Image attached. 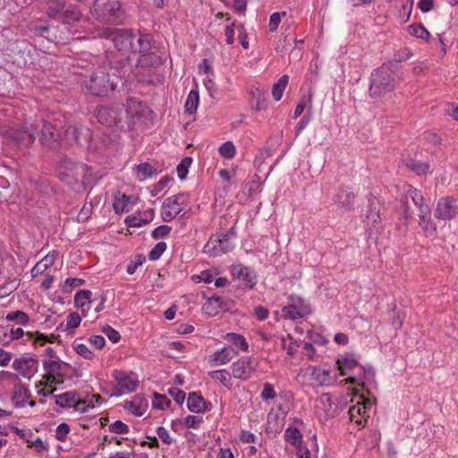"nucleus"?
Segmentation results:
<instances>
[{
  "instance_id": "f257e3e1",
  "label": "nucleus",
  "mask_w": 458,
  "mask_h": 458,
  "mask_svg": "<svg viewBox=\"0 0 458 458\" xmlns=\"http://www.w3.org/2000/svg\"><path fill=\"white\" fill-rule=\"evenodd\" d=\"M109 37L114 47L123 53L136 55L138 52L150 51L153 37L149 34L136 35L131 30L121 29L110 32Z\"/></svg>"
},
{
  "instance_id": "f03ea898",
  "label": "nucleus",
  "mask_w": 458,
  "mask_h": 458,
  "mask_svg": "<svg viewBox=\"0 0 458 458\" xmlns=\"http://www.w3.org/2000/svg\"><path fill=\"white\" fill-rule=\"evenodd\" d=\"M400 81L396 64L392 62L384 64L374 70L370 76L369 95L371 98H381L393 91Z\"/></svg>"
},
{
  "instance_id": "7ed1b4c3",
  "label": "nucleus",
  "mask_w": 458,
  "mask_h": 458,
  "mask_svg": "<svg viewBox=\"0 0 458 458\" xmlns=\"http://www.w3.org/2000/svg\"><path fill=\"white\" fill-rule=\"evenodd\" d=\"M90 13L97 21L106 24H122L125 18L118 0H95Z\"/></svg>"
},
{
  "instance_id": "20e7f679",
  "label": "nucleus",
  "mask_w": 458,
  "mask_h": 458,
  "mask_svg": "<svg viewBox=\"0 0 458 458\" xmlns=\"http://www.w3.org/2000/svg\"><path fill=\"white\" fill-rule=\"evenodd\" d=\"M236 237L237 228L234 225L225 233H217L211 235L203 248V252L210 257H217L230 252L234 248L233 240Z\"/></svg>"
},
{
  "instance_id": "39448f33",
  "label": "nucleus",
  "mask_w": 458,
  "mask_h": 458,
  "mask_svg": "<svg viewBox=\"0 0 458 458\" xmlns=\"http://www.w3.org/2000/svg\"><path fill=\"white\" fill-rule=\"evenodd\" d=\"M123 114V105L114 104L110 106H98L97 109V119L98 121L106 126L113 127L117 130H126Z\"/></svg>"
},
{
  "instance_id": "423d86ee",
  "label": "nucleus",
  "mask_w": 458,
  "mask_h": 458,
  "mask_svg": "<svg viewBox=\"0 0 458 458\" xmlns=\"http://www.w3.org/2000/svg\"><path fill=\"white\" fill-rule=\"evenodd\" d=\"M31 130H35V134L39 136V141L43 146L56 148L60 145V132L53 123L41 119L31 123Z\"/></svg>"
},
{
  "instance_id": "0eeeda50",
  "label": "nucleus",
  "mask_w": 458,
  "mask_h": 458,
  "mask_svg": "<svg viewBox=\"0 0 458 458\" xmlns=\"http://www.w3.org/2000/svg\"><path fill=\"white\" fill-rule=\"evenodd\" d=\"M7 140L18 148H28L35 140V130H31V123L25 125L10 126L3 131Z\"/></svg>"
},
{
  "instance_id": "6e6552de",
  "label": "nucleus",
  "mask_w": 458,
  "mask_h": 458,
  "mask_svg": "<svg viewBox=\"0 0 458 458\" xmlns=\"http://www.w3.org/2000/svg\"><path fill=\"white\" fill-rule=\"evenodd\" d=\"M116 386L110 396H121L125 394H130L137 390L140 382L138 377L132 371H124L121 369H114L112 374Z\"/></svg>"
},
{
  "instance_id": "1a4fd4ad",
  "label": "nucleus",
  "mask_w": 458,
  "mask_h": 458,
  "mask_svg": "<svg viewBox=\"0 0 458 458\" xmlns=\"http://www.w3.org/2000/svg\"><path fill=\"white\" fill-rule=\"evenodd\" d=\"M84 86L89 93L97 97H104L109 90L114 89V84L110 82L109 74L104 69L95 72L89 81H84Z\"/></svg>"
},
{
  "instance_id": "9d476101",
  "label": "nucleus",
  "mask_w": 458,
  "mask_h": 458,
  "mask_svg": "<svg viewBox=\"0 0 458 458\" xmlns=\"http://www.w3.org/2000/svg\"><path fill=\"white\" fill-rule=\"evenodd\" d=\"M150 112V109L144 102L136 98H129L126 102L125 112H123L126 118L123 121L125 129L127 131L133 130L136 122L142 117H146Z\"/></svg>"
},
{
  "instance_id": "9b49d317",
  "label": "nucleus",
  "mask_w": 458,
  "mask_h": 458,
  "mask_svg": "<svg viewBox=\"0 0 458 458\" xmlns=\"http://www.w3.org/2000/svg\"><path fill=\"white\" fill-rule=\"evenodd\" d=\"M139 56L136 59V63L132 64L131 63V55H128L124 60H123L121 68L127 69L130 72H134L133 69H148V68H156L160 66L163 64L162 58L149 51L146 52H138Z\"/></svg>"
},
{
  "instance_id": "f8f14e48",
  "label": "nucleus",
  "mask_w": 458,
  "mask_h": 458,
  "mask_svg": "<svg viewBox=\"0 0 458 458\" xmlns=\"http://www.w3.org/2000/svg\"><path fill=\"white\" fill-rule=\"evenodd\" d=\"M188 195L179 193L168 197L161 207V217L165 222L175 218L187 206Z\"/></svg>"
},
{
  "instance_id": "ddd939ff",
  "label": "nucleus",
  "mask_w": 458,
  "mask_h": 458,
  "mask_svg": "<svg viewBox=\"0 0 458 458\" xmlns=\"http://www.w3.org/2000/svg\"><path fill=\"white\" fill-rule=\"evenodd\" d=\"M258 368L259 360L256 358L243 356L232 364V375L234 378L247 381L255 375Z\"/></svg>"
},
{
  "instance_id": "4468645a",
  "label": "nucleus",
  "mask_w": 458,
  "mask_h": 458,
  "mask_svg": "<svg viewBox=\"0 0 458 458\" xmlns=\"http://www.w3.org/2000/svg\"><path fill=\"white\" fill-rule=\"evenodd\" d=\"M70 367L68 363L61 361L59 359L45 360L43 361L44 378L50 384H62Z\"/></svg>"
},
{
  "instance_id": "2eb2a0df",
  "label": "nucleus",
  "mask_w": 458,
  "mask_h": 458,
  "mask_svg": "<svg viewBox=\"0 0 458 458\" xmlns=\"http://www.w3.org/2000/svg\"><path fill=\"white\" fill-rule=\"evenodd\" d=\"M288 303L282 309L284 318L297 320L310 313V308L301 297L291 294L287 298Z\"/></svg>"
},
{
  "instance_id": "dca6fc26",
  "label": "nucleus",
  "mask_w": 458,
  "mask_h": 458,
  "mask_svg": "<svg viewBox=\"0 0 458 458\" xmlns=\"http://www.w3.org/2000/svg\"><path fill=\"white\" fill-rule=\"evenodd\" d=\"M458 214L456 199L450 196L438 199L434 216L438 220L450 221Z\"/></svg>"
},
{
  "instance_id": "f3484780",
  "label": "nucleus",
  "mask_w": 458,
  "mask_h": 458,
  "mask_svg": "<svg viewBox=\"0 0 458 458\" xmlns=\"http://www.w3.org/2000/svg\"><path fill=\"white\" fill-rule=\"evenodd\" d=\"M53 398L55 399V403L61 408H73L81 413H86L85 409H81V405H84V401L80 399L79 394L75 390L53 394Z\"/></svg>"
},
{
  "instance_id": "a211bd4d",
  "label": "nucleus",
  "mask_w": 458,
  "mask_h": 458,
  "mask_svg": "<svg viewBox=\"0 0 458 458\" xmlns=\"http://www.w3.org/2000/svg\"><path fill=\"white\" fill-rule=\"evenodd\" d=\"M13 368L21 377L30 379L38 371V362L34 356H22L13 360Z\"/></svg>"
},
{
  "instance_id": "6ab92c4d",
  "label": "nucleus",
  "mask_w": 458,
  "mask_h": 458,
  "mask_svg": "<svg viewBox=\"0 0 458 458\" xmlns=\"http://www.w3.org/2000/svg\"><path fill=\"white\" fill-rule=\"evenodd\" d=\"M30 397L31 393L27 385L21 381H18L13 385L11 400L16 408H23L26 404L30 407H34L36 405V402L30 400Z\"/></svg>"
},
{
  "instance_id": "aec40b11",
  "label": "nucleus",
  "mask_w": 458,
  "mask_h": 458,
  "mask_svg": "<svg viewBox=\"0 0 458 458\" xmlns=\"http://www.w3.org/2000/svg\"><path fill=\"white\" fill-rule=\"evenodd\" d=\"M232 275L235 279L242 280L244 287L248 289H253L258 283L256 272L242 264L232 266Z\"/></svg>"
},
{
  "instance_id": "412c9836",
  "label": "nucleus",
  "mask_w": 458,
  "mask_h": 458,
  "mask_svg": "<svg viewBox=\"0 0 458 458\" xmlns=\"http://www.w3.org/2000/svg\"><path fill=\"white\" fill-rule=\"evenodd\" d=\"M355 198L356 195L351 187L342 185L333 197V201L339 209L345 212L350 211L353 208Z\"/></svg>"
},
{
  "instance_id": "4be33fe9",
  "label": "nucleus",
  "mask_w": 458,
  "mask_h": 458,
  "mask_svg": "<svg viewBox=\"0 0 458 458\" xmlns=\"http://www.w3.org/2000/svg\"><path fill=\"white\" fill-rule=\"evenodd\" d=\"M374 403L369 399L362 397L361 402H358L357 404L352 406L349 410V416L352 421L354 420L355 418L360 417V420L355 421V423L359 426H363V420L366 421V418L369 417L368 412L372 408Z\"/></svg>"
},
{
  "instance_id": "5701e85b",
  "label": "nucleus",
  "mask_w": 458,
  "mask_h": 458,
  "mask_svg": "<svg viewBox=\"0 0 458 458\" xmlns=\"http://www.w3.org/2000/svg\"><path fill=\"white\" fill-rule=\"evenodd\" d=\"M64 137L69 142L82 145L84 142H89L90 134L89 129L85 127L70 125L64 131Z\"/></svg>"
},
{
  "instance_id": "b1692460",
  "label": "nucleus",
  "mask_w": 458,
  "mask_h": 458,
  "mask_svg": "<svg viewBox=\"0 0 458 458\" xmlns=\"http://www.w3.org/2000/svg\"><path fill=\"white\" fill-rule=\"evenodd\" d=\"M187 407L191 412L202 413L210 411L212 405L203 398L199 392H191L188 394Z\"/></svg>"
},
{
  "instance_id": "393cba45",
  "label": "nucleus",
  "mask_w": 458,
  "mask_h": 458,
  "mask_svg": "<svg viewBox=\"0 0 458 458\" xmlns=\"http://www.w3.org/2000/svg\"><path fill=\"white\" fill-rule=\"evenodd\" d=\"M57 256L58 252L56 250H52L48 252L32 267L30 271L31 276L37 277L38 276L43 275L49 267H51L54 265Z\"/></svg>"
},
{
  "instance_id": "a878e982",
  "label": "nucleus",
  "mask_w": 458,
  "mask_h": 458,
  "mask_svg": "<svg viewBox=\"0 0 458 458\" xmlns=\"http://www.w3.org/2000/svg\"><path fill=\"white\" fill-rule=\"evenodd\" d=\"M380 208L378 200L372 197L369 199V207L365 214L364 222L369 226H375L380 222Z\"/></svg>"
},
{
  "instance_id": "bb28decb",
  "label": "nucleus",
  "mask_w": 458,
  "mask_h": 458,
  "mask_svg": "<svg viewBox=\"0 0 458 458\" xmlns=\"http://www.w3.org/2000/svg\"><path fill=\"white\" fill-rule=\"evenodd\" d=\"M336 364L340 376L347 375L358 367L362 369L353 353H346L339 358Z\"/></svg>"
},
{
  "instance_id": "cd10ccee",
  "label": "nucleus",
  "mask_w": 458,
  "mask_h": 458,
  "mask_svg": "<svg viewBox=\"0 0 458 458\" xmlns=\"http://www.w3.org/2000/svg\"><path fill=\"white\" fill-rule=\"evenodd\" d=\"M223 299L218 295H213L205 301L202 306V310L205 315L214 317L223 309Z\"/></svg>"
},
{
  "instance_id": "c85d7f7f",
  "label": "nucleus",
  "mask_w": 458,
  "mask_h": 458,
  "mask_svg": "<svg viewBox=\"0 0 458 458\" xmlns=\"http://www.w3.org/2000/svg\"><path fill=\"white\" fill-rule=\"evenodd\" d=\"M124 408L133 415L140 417L145 413L148 403L143 398L136 395L133 400L125 402Z\"/></svg>"
},
{
  "instance_id": "c756f323",
  "label": "nucleus",
  "mask_w": 458,
  "mask_h": 458,
  "mask_svg": "<svg viewBox=\"0 0 458 458\" xmlns=\"http://www.w3.org/2000/svg\"><path fill=\"white\" fill-rule=\"evenodd\" d=\"M133 169L136 174V178L139 182H143L146 179L155 176L158 174L157 168L147 162L135 165Z\"/></svg>"
},
{
  "instance_id": "7c9ffc66",
  "label": "nucleus",
  "mask_w": 458,
  "mask_h": 458,
  "mask_svg": "<svg viewBox=\"0 0 458 458\" xmlns=\"http://www.w3.org/2000/svg\"><path fill=\"white\" fill-rule=\"evenodd\" d=\"M92 301V293L89 290H80L74 295V306L82 310L81 313L83 317L87 316V311L84 310V307L89 305Z\"/></svg>"
},
{
  "instance_id": "2f4dec72",
  "label": "nucleus",
  "mask_w": 458,
  "mask_h": 458,
  "mask_svg": "<svg viewBox=\"0 0 458 458\" xmlns=\"http://www.w3.org/2000/svg\"><path fill=\"white\" fill-rule=\"evenodd\" d=\"M237 353L238 351L231 346L224 347L220 351L213 353L212 360L220 365H225L227 364Z\"/></svg>"
},
{
  "instance_id": "473e14b6",
  "label": "nucleus",
  "mask_w": 458,
  "mask_h": 458,
  "mask_svg": "<svg viewBox=\"0 0 458 458\" xmlns=\"http://www.w3.org/2000/svg\"><path fill=\"white\" fill-rule=\"evenodd\" d=\"M307 369L310 370V376L316 382H318L320 385L330 384V370L314 366H310Z\"/></svg>"
},
{
  "instance_id": "72a5a7b5",
  "label": "nucleus",
  "mask_w": 458,
  "mask_h": 458,
  "mask_svg": "<svg viewBox=\"0 0 458 458\" xmlns=\"http://www.w3.org/2000/svg\"><path fill=\"white\" fill-rule=\"evenodd\" d=\"M284 440L296 448L302 445V434L296 427H289L284 434Z\"/></svg>"
},
{
  "instance_id": "f704fd0d",
  "label": "nucleus",
  "mask_w": 458,
  "mask_h": 458,
  "mask_svg": "<svg viewBox=\"0 0 458 458\" xmlns=\"http://www.w3.org/2000/svg\"><path fill=\"white\" fill-rule=\"evenodd\" d=\"M81 16V13L76 6H69L68 8L64 7L58 21L69 24L80 21Z\"/></svg>"
},
{
  "instance_id": "c9c22d12",
  "label": "nucleus",
  "mask_w": 458,
  "mask_h": 458,
  "mask_svg": "<svg viewBox=\"0 0 458 458\" xmlns=\"http://www.w3.org/2000/svg\"><path fill=\"white\" fill-rule=\"evenodd\" d=\"M224 339L233 346L239 347V349L243 352L248 351L249 344L242 335L237 333H227L224 336Z\"/></svg>"
},
{
  "instance_id": "e433bc0d",
  "label": "nucleus",
  "mask_w": 458,
  "mask_h": 458,
  "mask_svg": "<svg viewBox=\"0 0 458 458\" xmlns=\"http://www.w3.org/2000/svg\"><path fill=\"white\" fill-rule=\"evenodd\" d=\"M408 33L417 38L428 40L430 33L421 23H413L407 27Z\"/></svg>"
},
{
  "instance_id": "4c0bfd02",
  "label": "nucleus",
  "mask_w": 458,
  "mask_h": 458,
  "mask_svg": "<svg viewBox=\"0 0 458 458\" xmlns=\"http://www.w3.org/2000/svg\"><path fill=\"white\" fill-rule=\"evenodd\" d=\"M199 91L196 89H191L187 97V99L185 101L184 108L185 112L191 114L197 111L198 106H199Z\"/></svg>"
},
{
  "instance_id": "58836bf2",
  "label": "nucleus",
  "mask_w": 458,
  "mask_h": 458,
  "mask_svg": "<svg viewBox=\"0 0 458 458\" xmlns=\"http://www.w3.org/2000/svg\"><path fill=\"white\" fill-rule=\"evenodd\" d=\"M289 77L284 74L282 75L272 87V96L276 101H279L284 94V91L288 84Z\"/></svg>"
},
{
  "instance_id": "ea45409f",
  "label": "nucleus",
  "mask_w": 458,
  "mask_h": 458,
  "mask_svg": "<svg viewBox=\"0 0 458 458\" xmlns=\"http://www.w3.org/2000/svg\"><path fill=\"white\" fill-rule=\"evenodd\" d=\"M208 376L216 380H218L224 386L230 389L232 386L231 378L232 374L226 369H219L208 372Z\"/></svg>"
},
{
  "instance_id": "a19ab883",
  "label": "nucleus",
  "mask_w": 458,
  "mask_h": 458,
  "mask_svg": "<svg viewBox=\"0 0 458 458\" xmlns=\"http://www.w3.org/2000/svg\"><path fill=\"white\" fill-rule=\"evenodd\" d=\"M407 167L417 175H423L429 172L430 165L428 162H421L415 159H409L406 162Z\"/></svg>"
},
{
  "instance_id": "79ce46f5",
  "label": "nucleus",
  "mask_w": 458,
  "mask_h": 458,
  "mask_svg": "<svg viewBox=\"0 0 458 458\" xmlns=\"http://www.w3.org/2000/svg\"><path fill=\"white\" fill-rule=\"evenodd\" d=\"M7 329L3 332V336L0 337V342L10 343L13 340L20 339L23 336L24 331L21 327L13 328L6 325Z\"/></svg>"
},
{
  "instance_id": "37998d69",
  "label": "nucleus",
  "mask_w": 458,
  "mask_h": 458,
  "mask_svg": "<svg viewBox=\"0 0 458 458\" xmlns=\"http://www.w3.org/2000/svg\"><path fill=\"white\" fill-rule=\"evenodd\" d=\"M87 165L83 163H74L72 164V168L71 169V174H63V177L67 176L71 177L72 181L78 182L80 179L84 178L86 173Z\"/></svg>"
},
{
  "instance_id": "c03bdc74",
  "label": "nucleus",
  "mask_w": 458,
  "mask_h": 458,
  "mask_svg": "<svg viewBox=\"0 0 458 458\" xmlns=\"http://www.w3.org/2000/svg\"><path fill=\"white\" fill-rule=\"evenodd\" d=\"M419 225L427 237L433 236L437 233V225L433 222L431 216L427 218H420Z\"/></svg>"
},
{
  "instance_id": "a18cd8bd",
  "label": "nucleus",
  "mask_w": 458,
  "mask_h": 458,
  "mask_svg": "<svg viewBox=\"0 0 458 458\" xmlns=\"http://www.w3.org/2000/svg\"><path fill=\"white\" fill-rule=\"evenodd\" d=\"M64 3L59 0H53L48 3L47 13L49 17L58 20L61 13L64 9Z\"/></svg>"
},
{
  "instance_id": "49530a36",
  "label": "nucleus",
  "mask_w": 458,
  "mask_h": 458,
  "mask_svg": "<svg viewBox=\"0 0 458 458\" xmlns=\"http://www.w3.org/2000/svg\"><path fill=\"white\" fill-rule=\"evenodd\" d=\"M6 321H15L19 325L25 326L30 321L29 315L21 310H16L13 312H9L5 317Z\"/></svg>"
},
{
  "instance_id": "de8ad7c7",
  "label": "nucleus",
  "mask_w": 458,
  "mask_h": 458,
  "mask_svg": "<svg viewBox=\"0 0 458 458\" xmlns=\"http://www.w3.org/2000/svg\"><path fill=\"white\" fill-rule=\"evenodd\" d=\"M130 198L125 194H118L114 201L113 208L115 213L121 214L126 211Z\"/></svg>"
},
{
  "instance_id": "09e8293b",
  "label": "nucleus",
  "mask_w": 458,
  "mask_h": 458,
  "mask_svg": "<svg viewBox=\"0 0 458 458\" xmlns=\"http://www.w3.org/2000/svg\"><path fill=\"white\" fill-rule=\"evenodd\" d=\"M86 284V281L81 278L69 277L62 285V291L65 293H71L73 289L82 286Z\"/></svg>"
},
{
  "instance_id": "8fccbe9b",
  "label": "nucleus",
  "mask_w": 458,
  "mask_h": 458,
  "mask_svg": "<svg viewBox=\"0 0 458 458\" xmlns=\"http://www.w3.org/2000/svg\"><path fill=\"white\" fill-rule=\"evenodd\" d=\"M173 177H170L168 175L160 178V180L157 183L153 184L150 187V195L152 197H156L157 195H158L171 182H173Z\"/></svg>"
},
{
  "instance_id": "3c124183",
  "label": "nucleus",
  "mask_w": 458,
  "mask_h": 458,
  "mask_svg": "<svg viewBox=\"0 0 458 458\" xmlns=\"http://www.w3.org/2000/svg\"><path fill=\"white\" fill-rule=\"evenodd\" d=\"M406 197L411 198L416 207L425 203V199L420 191L411 185H408Z\"/></svg>"
},
{
  "instance_id": "603ef678",
  "label": "nucleus",
  "mask_w": 458,
  "mask_h": 458,
  "mask_svg": "<svg viewBox=\"0 0 458 458\" xmlns=\"http://www.w3.org/2000/svg\"><path fill=\"white\" fill-rule=\"evenodd\" d=\"M221 157L226 159H232L236 154V148L230 140L224 142L218 148Z\"/></svg>"
},
{
  "instance_id": "864d4df0",
  "label": "nucleus",
  "mask_w": 458,
  "mask_h": 458,
  "mask_svg": "<svg viewBox=\"0 0 458 458\" xmlns=\"http://www.w3.org/2000/svg\"><path fill=\"white\" fill-rule=\"evenodd\" d=\"M171 403V400L166 395L154 393V399L152 401L154 408L164 411L170 406Z\"/></svg>"
},
{
  "instance_id": "5fc2aeb1",
  "label": "nucleus",
  "mask_w": 458,
  "mask_h": 458,
  "mask_svg": "<svg viewBox=\"0 0 458 458\" xmlns=\"http://www.w3.org/2000/svg\"><path fill=\"white\" fill-rule=\"evenodd\" d=\"M192 163V158L191 157H183L181 162L178 164L176 167L177 175L180 180H183L186 178L189 171V167Z\"/></svg>"
},
{
  "instance_id": "6e6d98bb",
  "label": "nucleus",
  "mask_w": 458,
  "mask_h": 458,
  "mask_svg": "<svg viewBox=\"0 0 458 458\" xmlns=\"http://www.w3.org/2000/svg\"><path fill=\"white\" fill-rule=\"evenodd\" d=\"M167 245L165 242H157L148 252V259L155 261L160 259L162 254L165 251Z\"/></svg>"
},
{
  "instance_id": "4d7b16f0",
  "label": "nucleus",
  "mask_w": 458,
  "mask_h": 458,
  "mask_svg": "<svg viewBox=\"0 0 458 458\" xmlns=\"http://www.w3.org/2000/svg\"><path fill=\"white\" fill-rule=\"evenodd\" d=\"M108 430L114 434H127L130 431L129 426L120 420H115L108 426Z\"/></svg>"
},
{
  "instance_id": "13d9d810",
  "label": "nucleus",
  "mask_w": 458,
  "mask_h": 458,
  "mask_svg": "<svg viewBox=\"0 0 458 458\" xmlns=\"http://www.w3.org/2000/svg\"><path fill=\"white\" fill-rule=\"evenodd\" d=\"M252 98L256 99V105L253 107L257 111H261L267 107L266 97L259 89L251 91Z\"/></svg>"
},
{
  "instance_id": "bf43d9fd",
  "label": "nucleus",
  "mask_w": 458,
  "mask_h": 458,
  "mask_svg": "<svg viewBox=\"0 0 458 458\" xmlns=\"http://www.w3.org/2000/svg\"><path fill=\"white\" fill-rule=\"evenodd\" d=\"M276 396V392L272 384L266 382L263 385V389L260 393V398L263 401L273 400Z\"/></svg>"
},
{
  "instance_id": "052dcab7",
  "label": "nucleus",
  "mask_w": 458,
  "mask_h": 458,
  "mask_svg": "<svg viewBox=\"0 0 458 458\" xmlns=\"http://www.w3.org/2000/svg\"><path fill=\"white\" fill-rule=\"evenodd\" d=\"M69 433L70 426L66 422H62L55 429V438L61 442H64Z\"/></svg>"
},
{
  "instance_id": "680f3d73",
  "label": "nucleus",
  "mask_w": 458,
  "mask_h": 458,
  "mask_svg": "<svg viewBox=\"0 0 458 458\" xmlns=\"http://www.w3.org/2000/svg\"><path fill=\"white\" fill-rule=\"evenodd\" d=\"M183 423L189 428L198 429L203 423V418L195 415H188L184 418Z\"/></svg>"
},
{
  "instance_id": "e2e57ef3",
  "label": "nucleus",
  "mask_w": 458,
  "mask_h": 458,
  "mask_svg": "<svg viewBox=\"0 0 458 458\" xmlns=\"http://www.w3.org/2000/svg\"><path fill=\"white\" fill-rule=\"evenodd\" d=\"M310 102H311V95L303 96L302 98H301L297 106H295L294 113H293V119L298 118L303 113L307 105Z\"/></svg>"
},
{
  "instance_id": "0e129e2a",
  "label": "nucleus",
  "mask_w": 458,
  "mask_h": 458,
  "mask_svg": "<svg viewBox=\"0 0 458 458\" xmlns=\"http://www.w3.org/2000/svg\"><path fill=\"white\" fill-rule=\"evenodd\" d=\"M102 332L107 336V338L114 344H116L121 339L120 333L113 328L111 326L106 325L102 328Z\"/></svg>"
},
{
  "instance_id": "69168bd1",
  "label": "nucleus",
  "mask_w": 458,
  "mask_h": 458,
  "mask_svg": "<svg viewBox=\"0 0 458 458\" xmlns=\"http://www.w3.org/2000/svg\"><path fill=\"white\" fill-rule=\"evenodd\" d=\"M286 13H274L270 15L268 28L271 32L276 31L281 22L282 16H285Z\"/></svg>"
},
{
  "instance_id": "338daca9",
  "label": "nucleus",
  "mask_w": 458,
  "mask_h": 458,
  "mask_svg": "<svg viewBox=\"0 0 458 458\" xmlns=\"http://www.w3.org/2000/svg\"><path fill=\"white\" fill-rule=\"evenodd\" d=\"M171 229L172 228L166 225H159L152 231L151 236H152V238H154L156 240L159 239V238L166 237L170 233Z\"/></svg>"
},
{
  "instance_id": "774afa93",
  "label": "nucleus",
  "mask_w": 458,
  "mask_h": 458,
  "mask_svg": "<svg viewBox=\"0 0 458 458\" xmlns=\"http://www.w3.org/2000/svg\"><path fill=\"white\" fill-rule=\"evenodd\" d=\"M157 434L161 441L167 445H172L174 441V438L170 436L168 430L163 426L157 427Z\"/></svg>"
}]
</instances>
